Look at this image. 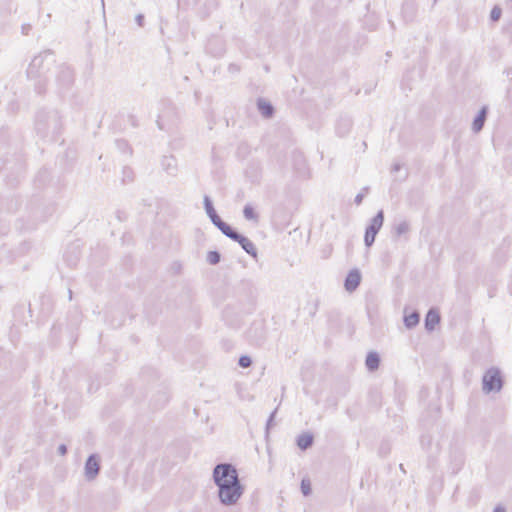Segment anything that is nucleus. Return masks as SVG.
I'll use <instances>...</instances> for the list:
<instances>
[{
	"mask_svg": "<svg viewBox=\"0 0 512 512\" xmlns=\"http://www.w3.org/2000/svg\"><path fill=\"white\" fill-rule=\"evenodd\" d=\"M409 230H410L409 222L406 220H403L394 226L393 233H394L395 237H400L403 234L408 233Z\"/></svg>",
	"mask_w": 512,
	"mask_h": 512,
	"instance_id": "21",
	"label": "nucleus"
},
{
	"mask_svg": "<svg viewBox=\"0 0 512 512\" xmlns=\"http://www.w3.org/2000/svg\"><path fill=\"white\" fill-rule=\"evenodd\" d=\"M300 488L304 496H309L312 493L311 483L309 479H302Z\"/></svg>",
	"mask_w": 512,
	"mask_h": 512,
	"instance_id": "26",
	"label": "nucleus"
},
{
	"mask_svg": "<svg viewBox=\"0 0 512 512\" xmlns=\"http://www.w3.org/2000/svg\"><path fill=\"white\" fill-rule=\"evenodd\" d=\"M238 365L242 368H248L252 365V359L248 355H242L240 356L238 360Z\"/></svg>",
	"mask_w": 512,
	"mask_h": 512,
	"instance_id": "27",
	"label": "nucleus"
},
{
	"mask_svg": "<svg viewBox=\"0 0 512 512\" xmlns=\"http://www.w3.org/2000/svg\"><path fill=\"white\" fill-rule=\"evenodd\" d=\"M243 215L246 220L258 221V214L251 204H246L243 208Z\"/></svg>",
	"mask_w": 512,
	"mask_h": 512,
	"instance_id": "22",
	"label": "nucleus"
},
{
	"mask_svg": "<svg viewBox=\"0 0 512 512\" xmlns=\"http://www.w3.org/2000/svg\"><path fill=\"white\" fill-rule=\"evenodd\" d=\"M504 383L501 370L498 367H490L482 376V391L484 394L499 393Z\"/></svg>",
	"mask_w": 512,
	"mask_h": 512,
	"instance_id": "4",
	"label": "nucleus"
},
{
	"mask_svg": "<svg viewBox=\"0 0 512 512\" xmlns=\"http://www.w3.org/2000/svg\"><path fill=\"white\" fill-rule=\"evenodd\" d=\"M55 63L54 53L51 50H45L35 56L27 69V76L31 79L39 78L35 84V89L38 94L45 92L46 78L45 74L50 70V67Z\"/></svg>",
	"mask_w": 512,
	"mask_h": 512,
	"instance_id": "3",
	"label": "nucleus"
},
{
	"mask_svg": "<svg viewBox=\"0 0 512 512\" xmlns=\"http://www.w3.org/2000/svg\"><path fill=\"white\" fill-rule=\"evenodd\" d=\"M203 204H204V209L206 211L207 216L209 217V219L211 220V222L214 225H216L218 222H220L222 220L221 217L217 214V212L213 206V202L208 195L204 196Z\"/></svg>",
	"mask_w": 512,
	"mask_h": 512,
	"instance_id": "11",
	"label": "nucleus"
},
{
	"mask_svg": "<svg viewBox=\"0 0 512 512\" xmlns=\"http://www.w3.org/2000/svg\"><path fill=\"white\" fill-rule=\"evenodd\" d=\"M350 126V123L348 120L345 121V127L348 128Z\"/></svg>",
	"mask_w": 512,
	"mask_h": 512,
	"instance_id": "39",
	"label": "nucleus"
},
{
	"mask_svg": "<svg viewBox=\"0 0 512 512\" xmlns=\"http://www.w3.org/2000/svg\"><path fill=\"white\" fill-rule=\"evenodd\" d=\"M57 83L62 90L68 89L74 82V71L67 65L58 68Z\"/></svg>",
	"mask_w": 512,
	"mask_h": 512,
	"instance_id": "5",
	"label": "nucleus"
},
{
	"mask_svg": "<svg viewBox=\"0 0 512 512\" xmlns=\"http://www.w3.org/2000/svg\"><path fill=\"white\" fill-rule=\"evenodd\" d=\"M276 413H277V408L274 409V411H272V413L270 414V416L267 420V423H266V433L267 434H268L269 430L271 429V427L273 426V421L276 416Z\"/></svg>",
	"mask_w": 512,
	"mask_h": 512,
	"instance_id": "29",
	"label": "nucleus"
},
{
	"mask_svg": "<svg viewBox=\"0 0 512 512\" xmlns=\"http://www.w3.org/2000/svg\"><path fill=\"white\" fill-rule=\"evenodd\" d=\"M67 451H68V449H67V446L65 444H60L58 446L57 452H58L59 455H61V456L66 455Z\"/></svg>",
	"mask_w": 512,
	"mask_h": 512,
	"instance_id": "31",
	"label": "nucleus"
},
{
	"mask_svg": "<svg viewBox=\"0 0 512 512\" xmlns=\"http://www.w3.org/2000/svg\"><path fill=\"white\" fill-rule=\"evenodd\" d=\"M69 299H72V291L69 289Z\"/></svg>",
	"mask_w": 512,
	"mask_h": 512,
	"instance_id": "40",
	"label": "nucleus"
},
{
	"mask_svg": "<svg viewBox=\"0 0 512 512\" xmlns=\"http://www.w3.org/2000/svg\"><path fill=\"white\" fill-rule=\"evenodd\" d=\"M378 233L376 231L370 230L366 227L365 234H364V243L367 247H371L376 239Z\"/></svg>",
	"mask_w": 512,
	"mask_h": 512,
	"instance_id": "23",
	"label": "nucleus"
},
{
	"mask_svg": "<svg viewBox=\"0 0 512 512\" xmlns=\"http://www.w3.org/2000/svg\"><path fill=\"white\" fill-rule=\"evenodd\" d=\"M240 69L239 67L236 65V64H230L229 65V71L234 73V72H238Z\"/></svg>",
	"mask_w": 512,
	"mask_h": 512,
	"instance_id": "34",
	"label": "nucleus"
},
{
	"mask_svg": "<svg viewBox=\"0 0 512 512\" xmlns=\"http://www.w3.org/2000/svg\"><path fill=\"white\" fill-rule=\"evenodd\" d=\"M257 108L260 114L265 118H271L275 112L273 105L264 98H258Z\"/></svg>",
	"mask_w": 512,
	"mask_h": 512,
	"instance_id": "15",
	"label": "nucleus"
},
{
	"mask_svg": "<svg viewBox=\"0 0 512 512\" xmlns=\"http://www.w3.org/2000/svg\"><path fill=\"white\" fill-rule=\"evenodd\" d=\"M132 170L129 168V167H124L123 169V175H124V178H123V181L125 182L126 181V178L128 179V181H132Z\"/></svg>",
	"mask_w": 512,
	"mask_h": 512,
	"instance_id": "30",
	"label": "nucleus"
},
{
	"mask_svg": "<svg viewBox=\"0 0 512 512\" xmlns=\"http://www.w3.org/2000/svg\"><path fill=\"white\" fill-rule=\"evenodd\" d=\"M417 7L414 1L406 0L401 7V13L405 21H411L416 15Z\"/></svg>",
	"mask_w": 512,
	"mask_h": 512,
	"instance_id": "13",
	"label": "nucleus"
},
{
	"mask_svg": "<svg viewBox=\"0 0 512 512\" xmlns=\"http://www.w3.org/2000/svg\"><path fill=\"white\" fill-rule=\"evenodd\" d=\"M226 237L230 238L234 241L236 236L238 235V231L235 230L232 226H230L225 221L221 220L215 225Z\"/></svg>",
	"mask_w": 512,
	"mask_h": 512,
	"instance_id": "18",
	"label": "nucleus"
},
{
	"mask_svg": "<svg viewBox=\"0 0 512 512\" xmlns=\"http://www.w3.org/2000/svg\"><path fill=\"white\" fill-rule=\"evenodd\" d=\"M487 115H488V107L487 106L481 107V109L478 111L477 115L474 117L473 122H472V130L474 133H479L483 129L484 124L487 119Z\"/></svg>",
	"mask_w": 512,
	"mask_h": 512,
	"instance_id": "9",
	"label": "nucleus"
},
{
	"mask_svg": "<svg viewBox=\"0 0 512 512\" xmlns=\"http://www.w3.org/2000/svg\"><path fill=\"white\" fill-rule=\"evenodd\" d=\"M493 512H506V509H505V507H503V506H501V505H497V506L494 508Z\"/></svg>",
	"mask_w": 512,
	"mask_h": 512,
	"instance_id": "35",
	"label": "nucleus"
},
{
	"mask_svg": "<svg viewBox=\"0 0 512 512\" xmlns=\"http://www.w3.org/2000/svg\"><path fill=\"white\" fill-rule=\"evenodd\" d=\"M400 169H401V165H400V164H398V163L394 164V165H393V167H392V171H393V172H397V171H399Z\"/></svg>",
	"mask_w": 512,
	"mask_h": 512,
	"instance_id": "36",
	"label": "nucleus"
},
{
	"mask_svg": "<svg viewBox=\"0 0 512 512\" xmlns=\"http://www.w3.org/2000/svg\"><path fill=\"white\" fill-rule=\"evenodd\" d=\"M61 128V116L57 110L41 109L36 113L35 131L39 137L54 141Z\"/></svg>",
	"mask_w": 512,
	"mask_h": 512,
	"instance_id": "2",
	"label": "nucleus"
},
{
	"mask_svg": "<svg viewBox=\"0 0 512 512\" xmlns=\"http://www.w3.org/2000/svg\"><path fill=\"white\" fill-rule=\"evenodd\" d=\"M234 241L237 242L241 246V248L248 255H250L253 259H255V260L257 259V256H258L257 249H256L255 245L253 244V242L249 238L242 235L241 233H238V235L236 236Z\"/></svg>",
	"mask_w": 512,
	"mask_h": 512,
	"instance_id": "8",
	"label": "nucleus"
},
{
	"mask_svg": "<svg viewBox=\"0 0 512 512\" xmlns=\"http://www.w3.org/2000/svg\"><path fill=\"white\" fill-rule=\"evenodd\" d=\"M101 3H102V8H103V10H104V9H105L104 0H101Z\"/></svg>",
	"mask_w": 512,
	"mask_h": 512,
	"instance_id": "41",
	"label": "nucleus"
},
{
	"mask_svg": "<svg viewBox=\"0 0 512 512\" xmlns=\"http://www.w3.org/2000/svg\"><path fill=\"white\" fill-rule=\"evenodd\" d=\"M363 197L364 195L362 193L357 194L354 200L355 204L360 205L363 201Z\"/></svg>",
	"mask_w": 512,
	"mask_h": 512,
	"instance_id": "33",
	"label": "nucleus"
},
{
	"mask_svg": "<svg viewBox=\"0 0 512 512\" xmlns=\"http://www.w3.org/2000/svg\"><path fill=\"white\" fill-rule=\"evenodd\" d=\"M420 321V314L417 311H413L408 315L404 316V325L408 329H412L418 325Z\"/></svg>",
	"mask_w": 512,
	"mask_h": 512,
	"instance_id": "20",
	"label": "nucleus"
},
{
	"mask_svg": "<svg viewBox=\"0 0 512 512\" xmlns=\"http://www.w3.org/2000/svg\"><path fill=\"white\" fill-rule=\"evenodd\" d=\"M221 260V254L216 251V250H213V251H209L207 253V262L211 265H217Z\"/></svg>",
	"mask_w": 512,
	"mask_h": 512,
	"instance_id": "25",
	"label": "nucleus"
},
{
	"mask_svg": "<svg viewBox=\"0 0 512 512\" xmlns=\"http://www.w3.org/2000/svg\"><path fill=\"white\" fill-rule=\"evenodd\" d=\"M365 365H366V368L371 372L377 370L380 365L379 354L375 351H370L366 356Z\"/></svg>",
	"mask_w": 512,
	"mask_h": 512,
	"instance_id": "16",
	"label": "nucleus"
},
{
	"mask_svg": "<svg viewBox=\"0 0 512 512\" xmlns=\"http://www.w3.org/2000/svg\"><path fill=\"white\" fill-rule=\"evenodd\" d=\"M502 15V9L499 6H494L490 12V19L493 22H496L500 19Z\"/></svg>",
	"mask_w": 512,
	"mask_h": 512,
	"instance_id": "28",
	"label": "nucleus"
},
{
	"mask_svg": "<svg viewBox=\"0 0 512 512\" xmlns=\"http://www.w3.org/2000/svg\"><path fill=\"white\" fill-rule=\"evenodd\" d=\"M296 444L300 450L305 451L313 446L314 435L310 432H304L298 435Z\"/></svg>",
	"mask_w": 512,
	"mask_h": 512,
	"instance_id": "12",
	"label": "nucleus"
},
{
	"mask_svg": "<svg viewBox=\"0 0 512 512\" xmlns=\"http://www.w3.org/2000/svg\"><path fill=\"white\" fill-rule=\"evenodd\" d=\"M212 478L218 488L221 504L232 506L242 497L245 487L240 482L237 469L231 463L217 464L213 468Z\"/></svg>",
	"mask_w": 512,
	"mask_h": 512,
	"instance_id": "1",
	"label": "nucleus"
},
{
	"mask_svg": "<svg viewBox=\"0 0 512 512\" xmlns=\"http://www.w3.org/2000/svg\"><path fill=\"white\" fill-rule=\"evenodd\" d=\"M129 119H130V122H131V124H132L133 126H136V125H137V124H136V118H135V116L131 115V116L129 117Z\"/></svg>",
	"mask_w": 512,
	"mask_h": 512,
	"instance_id": "38",
	"label": "nucleus"
},
{
	"mask_svg": "<svg viewBox=\"0 0 512 512\" xmlns=\"http://www.w3.org/2000/svg\"><path fill=\"white\" fill-rule=\"evenodd\" d=\"M136 20V23L140 26V27H143L144 25V15L142 14H138L135 18Z\"/></svg>",
	"mask_w": 512,
	"mask_h": 512,
	"instance_id": "32",
	"label": "nucleus"
},
{
	"mask_svg": "<svg viewBox=\"0 0 512 512\" xmlns=\"http://www.w3.org/2000/svg\"><path fill=\"white\" fill-rule=\"evenodd\" d=\"M361 273L357 268H354L348 272L345 277L344 287L348 292H354L361 283Z\"/></svg>",
	"mask_w": 512,
	"mask_h": 512,
	"instance_id": "7",
	"label": "nucleus"
},
{
	"mask_svg": "<svg viewBox=\"0 0 512 512\" xmlns=\"http://www.w3.org/2000/svg\"><path fill=\"white\" fill-rule=\"evenodd\" d=\"M384 223V212L383 210H379L376 215L370 220L367 228L370 230L376 231L378 233L382 228Z\"/></svg>",
	"mask_w": 512,
	"mask_h": 512,
	"instance_id": "17",
	"label": "nucleus"
},
{
	"mask_svg": "<svg viewBox=\"0 0 512 512\" xmlns=\"http://www.w3.org/2000/svg\"><path fill=\"white\" fill-rule=\"evenodd\" d=\"M30 28H31V27H30V25H23V26H22V32H23L24 34H27V33H28V30H29Z\"/></svg>",
	"mask_w": 512,
	"mask_h": 512,
	"instance_id": "37",
	"label": "nucleus"
},
{
	"mask_svg": "<svg viewBox=\"0 0 512 512\" xmlns=\"http://www.w3.org/2000/svg\"><path fill=\"white\" fill-rule=\"evenodd\" d=\"M115 144H116V147L118 148L119 151L123 152V153H128V154H132V149L131 147L129 146V143L124 140V139H117L115 141Z\"/></svg>",
	"mask_w": 512,
	"mask_h": 512,
	"instance_id": "24",
	"label": "nucleus"
},
{
	"mask_svg": "<svg viewBox=\"0 0 512 512\" xmlns=\"http://www.w3.org/2000/svg\"><path fill=\"white\" fill-rule=\"evenodd\" d=\"M85 478L88 481L94 480L100 471V458L97 454H91L88 456L85 462Z\"/></svg>",
	"mask_w": 512,
	"mask_h": 512,
	"instance_id": "6",
	"label": "nucleus"
},
{
	"mask_svg": "<svg viewBox=\"0 0 512 512\" xmlns=\"http://www.w3.org/2000/svg\"><path fill=\"white\" fill-rule=\"evenodd\" d=\"M440 322V314L436 308H430L425 316L424 325L428 332L435 329V326Z\"/></svg>",
	"mask_w": 512,
	"mask_h": 512,
	"instance_id": "10",
	"label": "nucleus"
},
{
	"mask_svg": "<svg viewBox=\"0 0 512 512\" xmlns=\"http://www.w3.org/2000/svg\"><path fill=\"white\" fill-rule=\"evenodd\" d=\"M226 237L230 238L234 241L236 236L238 235V231L235 230L232 226H230L225 221L221 220L215 225Z\"/></svg>",
	"mask_w": 512,
	"mask_h": 512,
	"instance_id": "19",
	"label": "nucleus"
},
{
	"mask_svg": "<svg viewBox=\"0 0 512 512\" xmlns=\"http://www.w3.org/2000/svg\"><path fill=\"white\" fill-rule=\"evenodd\" d=\"M161 165L163 170L171 175L175 176L177 174V161L174 156H164L161 161Z\"/></svg>",
	"mask_w": 512,
	"mask_h": 512,
	"instance_id": "14",
	"label": "nucleus"
}]
</instances>
